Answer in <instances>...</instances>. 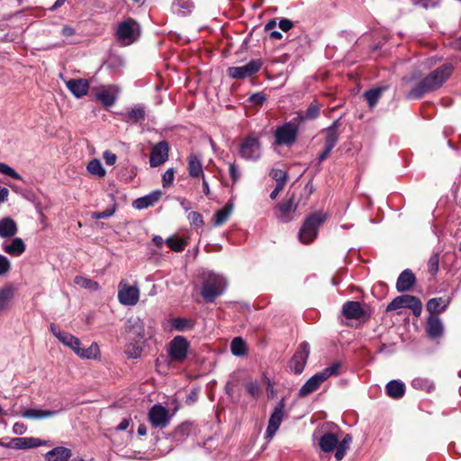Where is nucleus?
I'll return each instance as SVG.
<instances>
[{
	"mask_svg": "<svg viewBox=\"0 0 461 461\" xmlns=\"http://www.w3.org/2000/svg\"><path fill=\"white\" fill-rule=\"evenodd\" d=\"M170 420L168 411L160 404H155L149 411V421L155 428L164 429Z\"/></svg>",
	"mask_w": 461,
	"mask_h": 461,
	"instance_id": "2eb2a0df",
	"label": "nucleus"
},
{
	"mask_svg": "<svg viewBox=\"0 0 461 461\" xmlns=\"http://www.w3.org/2000/svg\"><path fill=\"white\" fill-rule=\"evenodd\" d=\"M439 264V254L438 252L433 253V255L429 258L428 261V270L429 272L434 276L437 274L438 270Z\"/></svg>",
	"mask_w": 461,
	"mask_h": 461,
	"instance_id": "603ef678",
	"label": "nucleus"
},
{
	"mask_svg": "<svg viewBox=\"0 0 461 461\" xmlns=\"http://www.w3.org/2000/svg\"><path fill=\"white\" fill-rule=\"evenodd\" d=\"M411 385L414 389L422 390L427 393L432 392L435 388L432 381L423 377H415L414 379H412Z\"/></svg>",
	"mask_w": 461,
	"mask_h": 461,
	"instance_id": "a19ab883",
	"label": "nucleus"
},
{
	"mask_svg": "<svg viewBox=\"0 0 461 461\" xmlns=\"http://www.w3.org/2000/svg\"><path fill=\"white\" fill-rule=\"evenodd\" d=\"M414 5L424 9L434 8L438 5V0H410Z\"/></svg>",
	"mask_w": 461,
	"mask_h": 461,
	"instance_id": "6e6d98bb",
	"label": "nucleus"
},
{
	"mask_svg": "<svg viewBox=\"0 0 461 461\" xmlns=\"http://www.w3.org/2000/svg\"><path fill=\"white\" fill-rule=\"evenodd\" d=\"M72 456L71 450L65 447H56L45 454L47 461H68Z\"/></svg>",
	"mask_w": 461,
	"mask_h": 461,
	"instance_id": "c85d7f7f",
	"label": "nucleus"
},
{
	"mask_svg": "<svg viewBox=\"0 0 461 461\" xmlns=\"http://www.w3.org/2000/svg\"><path fill=\"white\" fill-rule=\"evenodd\" d=\"M10 269H11L10 260L4 255L0 254V276H3L5 274H7L10 271Z\"/></svg>",
	"mask_w": 461,
	"mask_h": 461,
	"instance_id": "4d7b16f0",
	"label": "nucleus"
},
{
	"mask_svg": "<svg viewBox=\"0 0 461 461\" xmlns=\"http://www.w3.org/2000/svg\"><path fill=\"white\" fill-rule=\"evenodd\" d=\"M76 355L84 359H97L100 357V348L96 342H93L86 348L80 346Z\"/></svg>",
	"mask_w": 461,
	"mask_h": 461,
	"instance_id": "f704fd0d",
	"label": "nucleus"
},
{
	"mask_svg": "<svg viewBox=\"0 0 461 461\" xmlns=\"http://www.w3.org/2000/svg\"><path fill=\"white\" fill-rule=\"evenodd\" d=\"M310 355V345L307 341L300 343L294 355L289 363L291 371L296 375H300L304 370L308 357Z\"/></svg>",
	"mask_w": 461,
	"mask_h": 461,
	"instance_id": "f8f14e48",
	"label": "nucleus"
},
{
	"mask_svg": "<svg viewBox=\"0 0 461 461\" xmlns=\"http://www.w3.org/2000/svg\"><path fill=\"white\" fill-rule=\"evenodd\" d=\"M342 314L349 320H359L364 316V310L360 303L348 301L343 304Z\"/></svg>",
	"mask_w": 461,
	"mask_h": 461,
	"instance_id": "5701e85b",
	"label": "nucleus"
},
{
	"mask_svg": "<svg viewBox=\"0 0 461 461\" xmlns=\"http://www.w3.org/2000/svg\"><path fill=\"white\" fill-rule=\"evenodd\" d=\"M229 174L234 182L238 181L240 176L238 167L233 163L229 164Z\"/></svg>",
	"mask_w": 461,
	"mask_h": 461,
	"instance_id": "680f3d73",
	"label": "nucleus"
},
{
	"mask_svg": "<svg viewBox=\"0 0 461 461\" xmlns=\"http://www.w3.org/2000/svg\"><path fill=\"white\" fill-rule=\"evenodd\" d=\"M339 443V438L331 432L324 433L319 439L320 448L323 452H331L336 450Z\"/></svg>",
	"mask_w": 461,
	"mask_h": 461,
	"instance_id": "473e14b6",
	"label": "nucleus"
},
{
	"mask_svg": "<svg viewBox=\"0 0 461 461\" xmlns=\"http://www.w3.org/2000/svg\"><path fill=\"white\" fill-rule=\"evenodd\" d=\"M189 347V342L184 336H176L168 345V357L173 362L182 363L187 357Z\"/></svg>",
	"mask_w": 461,
	"mask_h": 461,
	"instance_id": "1a4fd4ad",
	"label": "nucleus"
},
{
	"mask_svg": "<svg viewBox=\"0 0 461 461\" xmlns=\"http://www.w3.org/2000/svg\"><path fill=\"white\" fill-rule=\"evenodd\" d=\"M27 427L23 422H15L13 426V432L15 435H23L26 432Z\"/></svg>",
	"mask_w": 461,
	"mask_h": 461,
	"instance_id": "69168bd1",
	"label": "nucleus"
},
{
	"mask_svg": "<svg viewBox=\"0 0 461 461\" xmlns=\"http://www.w3.org/2000/svg\"><path fill=\"white\" fill-rule=\"evenodd\" d=\"M172 328L177 331H185L194 328V321L185 318H175L171 321Z\"/></svg>",
	"mask_w": 461,
	"mask_h": 461,
	"instance_id": "a18cd8bd",
	"label": "nucleus"
},
{
	"mask_svg": "<svg viewBox=\"0 0 461 461\" xmlns=\"http://www.w3.org/2000/svg\"><path fill=\"white\" fill-rule=\"evenodd\" d=\"M453 66L445 63L422 77L407 94V98L419 100L440 88L453 73Z\"/></svg>",
	"mask_w": 461,
	"mask_h": 461,
	"instance_id": "f257e3e1",
	"label": "nucleus"
},
{
	"mask_svg": "<svg viewBox=\"0 0 461 461\" xmlns=\"http://www.w3.org/2000/svg\"><path fill=\"white\" fill-rule=\"evenodd\" d=\"M294 23L291 20L289 19H286V18H282L280 19L279 23H278V27L283 31V32H288L289 30L292 29Z\"/></svg>",
	"mask_w": 461,
	"mask_h": 461,
	"instance_id": "e2e57ef3",
	"label": "nucleus"
},
{
	"mask_svg": "<svg viewBox=\"0 0 461 461\" xmlns=\"http://www.w3.org/2000/svg\"><path fill=\"white\" fill-rule=\"evenodd\" d=\"M115 212V208H109V209H106L103 212H93L91 214V218L92 219H95V220H100V219H104V218H108V217H111L114 214Z\"/></svg>",
	"mask_w": 461,
	"mask_h": 461,
	"instance_id": "13d9d810",
	"label": "nucleus"
},
{
	"mask_svg": "<svg viewBox=\"0 0 461 461\" xmlns=\"http://www.w3.org/2000/svg\"><path fill=\"white\" fill-rule=\"evenodd\" d=\"M87 170L89 173L97 176L99 177L104 176L105 169L103 167L102 163L99 159L94 158L87 165Z\"/></svg>",
	"mask_w": 461,
	"mask_h": 461,
	"instance_id": "09e8293b",
	"label": "nucleus"
},
{
	"mask_svg": "<svg viewBox=\"0 0 461 461\" xmlns=\"http://www.w3.org/2000/svg\"><path fill=\"white\" fill-rule=\"evenodd\" d=\"M17 233V225L15 221L9 218L0 220V237L10 238Z\"/></svg>",
	"mask_w": 461,
	"mask_h": 461,
	"instance_id": "72a5a7b5",
	"label": "nucleus"
},
{
	"mask_svg": "<svg viewBox=\"0 0 461 461\" xmlns=\"http://www.w3.org/2000/svg\"><path fill=\"white\" fill-rule=\"evenodd\" d=\"M261 59H252L244 66L230 67L228 68V76L233 79H245L257 74L262 67Z\"/></svg>",
	"mask_w": 461,
	"mask_h": 461,
	"instance_id": "9d476101",
	"label": "nucleus"
},
{
	"mask_svg": "<svg viewBox=\"0 0 461 461\" xmlns=\"http://www.w3.org/2000/svg\"><path fill=\"white\" fill-rule=\"evenodd\" d=\"M145 342L131 341L126 346L125 354L129 358L136 359L140 357Z\"/></svg>",
	"mask_w": 461,
	"mask_h": 461,
	"instance_id": "4c0bfd02",
	"label": "nucleus"
},
{
	"mask_svg": "<svg viewBox=\"0 0 461 461\" xmlns=\"http://www.w3.org/2000/svg\"><path fill=\"white\" fill-rule=\"evenodd\" d=\"M269 175L276 184L285 185L287 182L288 175L282 169L273 168Z\"/></svg>",
	"mask_w": 461,
	"mask_h": 461,
	"instance_id": "3c124183",
	"label": "nucleus"
},
{
	"mask_svg": "<svg viewBox=\"0 0 461 461\" xmlns=\"http://www.w3.org/2000/svg\"><path fill=\"white\" fill-rule=\"evenodd\" d=\"M340 126L339 120H335L331 125L327 127L324 130L325 132V143L324 147L327 148V149H333L334 147L337 145L339 138V128Z\"/></svg>",
	"mask_w": 461,
	"mask_h": 461,
	"instance_id": "412c9836",
	"label": "nucleus"
},
{
	"mask_svg": "<svg viewBox=\"0 0 461 461\" xmlns=\"http://www.w3.org/2000/svg\"><path fill=\"white\" fill-rule=\"evenodd\" d=\"M249 100L256 104H263L264 102L266 101V97L264 95L260 94V93H257V94H253Z\"/></svg>",
	"mask_w": 461,
	"mask_h": 461,
	"instance_id": "774afa93",
	"label": "nucleus"
},
{
	"mask_svg": "<svg viewBox=\"0 0 461 461\" xmlns=\"http://www.w3.org/2000/svg\"><path fill=\"white\" fill-rule=\"evenodd\" d=\"M187 170L191 177H203L202 157L197 154H191L187 158Z\"/></svg>",
	"mask_w": 461,
	"mask_h": 461,
	"instance_id": "b1692460",
	"label": "nucleus"
},
{
	"mask_svg": "<svg viewBox=\"0 0 461 461\" xmlns=\"http://www.w3.org/2000/svg\"><path fill=\"white\" fill-rule=\"evenodd\" d=\"M299 126L294 122H286L277 126L274 131L275 144L280 147H292L298 137Z\"/></svg>",
	"mask_w": 461,
	"mask_h": 461,
	"instance_id": "39448f33",
	"label": "nucleus"
},
{
	"mask_svg": "<svg viewBox=\"0 0 461 461\" xmlns=\"http://www.w3.org/2000/svg\"><path fill=\"white\" fill-rule=\"evenodd\" d=\"M385 392L393 399H401L405 393V384L400 380H391L385 385Z\"/></svg>",
	"mask_w": 461,
	"mask_h": 461,
	"instance_id": "c756f323",
	"label": "nucleus"
},
{
	"mask_svg": "<svg viewBox=\"0 0 461 461\" xmlns=\"http://www.w3.org/2000/svg\"><path fill=\"white\" fill-rule=\"evenodd\" d=\"M66 86L71 94L77 98L85 96L89 89L87 80L83 78L70 79L66 83Z\"/></svg>",
	"mask_w": 461,
	"mask_h": 461,
	"instance_id": "4be33fe9",
	"label": "nucleus"
},
{
	"mask_svg": "<svg viewBox=\"0 0 461 461\" xmlns=\"http://www.w3.org/2000/svg\"><path fill=\"white\" fill-rule=\"evenodd\" d=\"M239 154L243 159L258 161L262 155V147L258 136L251 133L244 138L240 144Z\"/></svg>",
	"mask_w": 461,
	"mask_h": 461,
	"instance_id": "423d86ee",
	"label": "nucleus"
},
{
	"mask_svg": "<svg viewBox=\"0 0 461 461\" xmlns=\"http://www.w3.org/2000/svg\"><path fill=\"white\" fill-rule=\"evenodd\" d=\"M340 366L339 362H334L330 366L310 377L300 388L299 396L305 397L311 394L329 377L339 375Z\"/></svg>",
	"mask_w": 461,
	"mask_h": 461,
	"instance_id": "7ed1b4c3",
	"label": "nucleus"
},
{
	"mask_svg": "<svg viewBox=\"0 0 461 461\" xmlns=\"http://www.w3.org/2000/svg\"><path fill=\"white\" fill-rule=\"evenodd\" d=\"M172 12L178 16H187L194 9L192 0H174L171 5Z\"/></svg>",
	"mask_w": 461,
	"mask_h": 461,
	"instance_id": "a878e982",
	"label": "nucleus"
},
{
	"mask_svg": "<svg viewBox=\"0 0 461 461\" xmlns=\"http://www.w3.org/2000/svg\"><path fill=\"white\" fill-rule=\"evenodd\" d=\"M326 219L327 216L322 212H316L309 215L298 232L299 240L303 244L312 243L317 238L319 228Z\"/></svg>",
	"mask_w": 461,
	"mask_h": 461,
	"instance_id": "20e7f679",
	"label": "nucleus"
},
{
	"mask_svg": "<svg viewBox=\"0 0 461 461\" xmlns=\"http://www.w3.org/2000/svg\"><path fill=\"white\" fill-rule=\"evenodd\" d=\"M55 414V411H43L38 409H27L23 413V417L27 419L38 420L43 418L52 417Z\"/></svg>",
	"mask_w": 461,
	"mask_h": 461,
	"instance_id": "c03bdc74",
	"label": "nucleus"
},
{
	"mask_svg": "<svg viewBox=\"0 0 461 461\" xmlns=\"http://www.w3.org/2000/svg\"><path fill=\"white\" fill-rule=\"evenodd\" d=\"M14 298V288L5 286L0 289V312L6 310Z\"/></svg>",
	"mask_w": 461,
	"mask_h": 461,
	"instance_id": "e433bc0d",
	"label": "nucleus"
},
{
	"mask_svg": "<svg viewBox=\"0 0 461 461\" xmlns=\"http://www.w3.org/2000/svg\"><path fill=\"white\" fill-rule=\"evenodd\" d=\"M203 282L201 294L207 303H212L221 295L227 287L226 279L216 273L207 271L203 274Z\"/></svg>",
	"mask_w": 461,
	"mask_h": 461,
	"instance_id": "f03ea898",
	"label": "nucleus"
},
{
	"mask_svg": "<svg viewBox=\"0 0 461 461\" xmlns=\"http://www.w3.org/2000/svg\"><path fill=\"white\" fill-rule=\"evenodd\" d=\"M416 283V276L411 269L403 270L397 278L396 289L399 293L409 292Z\"/></svg>",
	"mask_w": 461,
	"mask_h": 461,
	"instance_id": "6ab92c4d",
	"label": "nucleus"
},
{
	"mask_svg": "<svg viewBox=\"0 0 461 461\" xmlns=\"http://www.w3.org/2000/svg\"><path fill=\"white\" fill-rule=\"evenodd\" d=\"M126 330L131 341L146 342L145 322L139 316H131L126 321Z\"/></svg>",
	"mask_w": 461,
	"mask_h": 461,
	"instance_id": "4468645a",
	"label": "nucleus"
},
{
	"mask_svg": "<svg viewBox=\"0 0 461 461\" xmlns=\"http://www.w3.org/2000/svg\"><path fill=\"white\" fill-rule=\"evenodd\" d=\"M246 391L247 393L253 398L257 399L260 395L261 389L258 382H249L246 384Z\"/></svg>",
	"mask_w": 461,
	"mask_h": 461,
	"instance_id": "5fc2aeb1",
	"label": "nucleus"
},
{
	"mask_svg": "<svg viewBox=\"0 0 461 461\" xmlns=\"http://www.w3.org/2000/svg\"><path fill=\"white\" fill-rule=\"evenodd\" d=\"M140 299V289L137 285H129L122 280L118 285V301L126 306H134Z\"/></svg>",
	"mask_w": 461,
	"mask_h": 461,
	"instance_id": "ddd939ff",
	"label": "nucleus"
},
{
	"mask_svg": "<svg viewBox=\"0 0 461 461\" xmlns=\"http://www.w3.org/2000/svg\"><path fill=\"white\" fill-rule=\"evenodd\" d=\"M188 220L191 224L195 226H202L203 224V217L197 212H191L188 214Z\"/></svg>",
	"mask_w": 461,
	"mask_h": 461,
	"instance_id": "052dcab7",
	"label": "nucleus"
},
{
	"mask_svg": "<svg viewBox=\"0 0 461 461\" xmlns=\"http://www.w3.org/2000/svg\"><path fill=\"white\" fill-rule=\"evenodd\" d=\"M96 98L104 105L112 106L116 100L115 95L107 88H103L96 94Z\"/></svg>",
	"mask_w": 461,
	"mask_h": 461,
	"instance_id": "37998d69",
	"label": "nucleus"
},
{
	"mask_svg": "<svg viewBox=\"0 0 461 461\" xmlns=\"http://www.w3.org/2000/svg\"><path fill=\"white\" fill-rule=\"evenodd\" d=\"M444 327L438 315H429L427 319L426 332L429 339H438L443 335Z\"/></svg>",
	"mask_w": 461,
	"mask_h": 461,
	"instance_id": "aec40b11",
	"label": "nucleus"
},
{
	"mask_svg": "<svg viewBox=\"0 0 461 461\" xmlns=\"http://www.w3.org/2000/svg\"><path fill=\"white\" fill-rule=\"evenodd\" d=\"M384 90L385 87H376L365 92L364 96L369 107L373 108L375 106Z\"/></svg>",
	"mask_w": 461,
	"mask_h": 461,
	"instance_id": "ea45409f",
	"label": "nucleus"
},
{
	"mask_svg": "<svg viewBox=\"0 0 461 461\" xmlns=\"http://www.w3.org/2000/svg\"><path fill=\"white\" fill-rule=\"evenodd\" d=\"M50 329L53 335L59 339L60 343L72 349L75 354L77 353V351H78V348L81 346V341L78 338L75 337L74 335L67 331L59 330L53 323L50 324Z\"/></svg>",
	"mask_w": 461,
	"mask_h": 461,
	"instance_id": "f3484780",
	"label": "nucleus"
},
{
	"mask_svg": "<svg viewBox=\"0 0 461 461\" xmlns=\"http://www.w3.org/2000/svg\"><path fill=\"white\" fill-rule=\"evenodd\" d=\"M449 302L450 300L448 297L431 298L428 301L426 308L429 312V315H437V313L446 310L449 304Z\"/></svg>",
	"mask_w": 461,
	"mask_h": 461,
	"instance_id": "cd10ccee",
	"label": "nucleus"
},
{
	"mask_svg": "<svg viewBox=\"0 0 461 461\" xmlns=\"http://www.w3.org/2000/svg\"><path fill=\"white\" fill-rule=\"evenodd\" d=\"M188 429H189V427L188 425H185V424H182L180 426H178L176 430H175V437H185L188 434Z\"/></svg>",
	"mask_w": 461,
	"mask_h": 461,
	"instance_id": "338daca9",
	"label": "nucleus"
},
{
	"mask_svg": "<svg viewBox=\"0 0 461 461\" xmlns=\"http://www.w3.org/2000/svg\"><path fill=\"white\" fill-rule=\"evenodd\" d=\"M0 173L18 180H23L20 174H18L13 167L3 162H0Z\"/></svg>",
	"mask_w": 461,
	"mask_h": 461,
	"instance_id": "864d4df0",
	"label": "nucleus"
},
{
	"mask_svg": "<svg viewBox=\"0 0 461 461\" xmlns=\"http://www.w3.org/2000/svg\"><path fill=\"white\" fill-rule=\"evenodd\" d=\"M161 195V191L155 190L147 195L137 198L132 203L133 207L138 210L146 209L149 206L154 205L160 199Z\"/></svg>",
	"mask_w": 461,
	"mask_h": 461,
	"instance_id": "393cba45",
	"label": "nucleus"
},
{
	"mask_svg": "<svg viewBox=\"0 0 461 461\" xmlns=\"http://www.w3.org/2000/svg\"><path fill=\"white\" fill-rule=\"evenodd\" d=\"M352 442V437L349 434H346L342 440L338 443L336 451H335V458L337 460H341L345 455L347 450L349 448V446Z\"/></svg>",
	"mask_w": 461,
	"mask_h": 461,
	"instance_id": "79ce46f5",
	"label": "nucleus"
},
{
	"mask_svg": "<svg viewBox=\"0 0 461 461\" xmlns=\"http://www.w3.org/2000/svg\"><path fill=\"white\" fill-rule=\"evenodd\" d=\"M174 169L173 168H168L164 174H163V176H162V181H163V186L164 187H169L172 183H173V180H174Z\"/></svg>",
	"mask_w": 461,
	"mask_h": 461,
	"instance_id": "bf43d9fd",
	"label": "nucleus"
},
{
	"mask_svg": "<svg viewBox=\"0 0 461 461\" xmlns=\"http://www.w3.org/2000/svg\"><path fill=\"white\" fill-rule=\"evenodd\" d=\"M402 308L410 309L414 316L419 317L422 311V303L417 296L402 294L396 296L386 306V312H393Z\"/></svg>",
	"mask_w": 461,
	"mask_h": 461,
	"instance_id": "0eeeda50",
	"label": "nucleus"
},
{
	"mask_svg": "<svg viewBox=\"0 0 461 461\" xmlns=\"http://www.w3.org/2000/svg\"><path fill=\"white\" fill-rule=\"evenodd\" d=\"M231 353L236 357H241L246 354V344L240 337L234 338L230 344Z\"/></svg>",
	"mask_w": 461,
	"mask_h": 461,
	"instance_id": "de8ad7c7",
	"label": "nucleus"
},
{
	"mask_svg": "<svg viewBox=\"0 0 461 461\" xmlns=\"http://www.w3.org/2000/svg\"><path fill=\"white\" fill-rule=\"evenodd\" d=\"M233 210L231 203H227L224 207L217 211L213 216V223L215 226L222 225L230 217Z\"/></svg>",
	"mask_w": 461,
	"mask_h": 461,
	"instance_id": "c9c22d12",
	"label": "nucleus"
},
{
	"mask_svg": "<svg viewBox=\"0 0 461 461\" xmlns=\"http://www.w3.org/2000/svg\"><path fill=\"white\" fill-rule=\"evenodd\" d=\"M321 105L317 103H312L306 109L303 115H298L296 120L299 121H307V120H314L320 115Z\"/></svg>",
	"mask_w": 461,
	"mask_h": 461,
	"instance_id": "58836bf2",
	"label": "nucleus"
},
{
	"mask_svg": "<svg viewBox=\"0 0 461 461\" xmlns=\"http://www.w3.org/2000/svg\"><path fill=\"white\" fill-rule=\"evenodd\" d=\"M25 244L21 238H14L10 243L3 244V250L10 256L19 257L25 251Z\"/></svg>",
	"mask_w": 461,
	"mask_h": 461,
	"instance_id": "7c9ffc66",
	"label": "nucleus"
},
{
	"mask_svg": "<svg viewBox=\"0 0 461 461\" xmlns=\"http://www.w3.org/2000/svg\"><path fill=\"white\" fill-rule=\"evenodd\" d=\"M165 243L175 252H181L184 250L186 242L180 238L168 237Z\"/></svg>",
	"mask_w": 461,
	"mask_h": 461,
	"instance_id": "8fccbe9b",
	"label": "nucleus"
},
{
	"mask_svg": "<svg viewBox=\"0 0 461 461\" xmlns=\"http://www.w3.org/2000/svg\"><path fill=\"white\" fill-rule=\"evenodd\" d=\"M103 158L108 166H113L116 162V155L109 150L104 152Z\"/></svg>",
	"mask_w": 461,
	"mask_h": 461,
	"instance_id": "0e129e2a",
	"label": "nucleus"
},
{
	"mask_svg": "<svg viewBox=\"0 0 461 461\" xmlns=\"http://www.w3.org/2000/svg\"><path fill=\"white\" fill-rule=\"evenodd\" d=\"M169 145L166 140H161L151 149L149 164L156 167L164 164L168 158Z\"/></svg>",
	"mask_w": 461,
	"mask_h": 461,
	"instance_id": "dca6fc26",
	"label": "nucleus"
},
{
	"mask_svg": "<svg viewBox=\"0 0 461 461\" xmlns=\"http://www.w3.org/2000/svg\"><path fill=\"white\" fill-rule=\"evenodd\" d=\"M74 283L80 287H83L85 289H88L91 291H97L99 290L100 286L99 284L90 278L84 277L81 276H77L74 278Z\"/></svg>",
	"mask_w": 461,
	"mask_h": 461,
	"instance_id": "49530a36",
	"label": "nucleus"
},
{
	"mask_svg": "<svg viewBox=\"0 0 461 461\" xmlns=\"http://www.w3.org/2000/svg\"><path fill=\"white\" fill-rule=\"evenodd\" d=\"M41 444L42 441L36 438H14L10 442V446L15 449L32 448Z\"/></svg>",
	"mask_w": 461,
	"mask_h": 461,
	"instance_id": "2f4dec72",
	"label": "nucleus"
},
{
	"mask_svg": "<svg viewBox=\"0 0 461 461\" xmlns=\"http://www.w3.org/2000/svg\"><path fill=\"white\" fill-rule=\"evenodd\" d=\"M146 111L143 104H138L130 109V111L123 115V121L129 124H135L139 122L145 120Z\"/></svg>",
	"mask_w": 461,
	"mask_h": 461,
	"instance_id": "bb28decb",
	"label": "nucleus"
},
{
	"mask_svg": "<svg viewBox=\"0 0 461 461\" xmlns=\"http://www.w3.org/2000/svg\"><path fill=\"white\" fill-rule=\"evenodd\" d=\"M297 205L294 202V197L287 201H283L278 203L276 217L283 222H289L294 219V213L296 211Z\"/></svg>",
	"mask_w": 461,
	"mask_h": 461,
	"instance_id": "a211bd4d",
	"label": "nucleus"
},
{
	"mask_svg": "<svg viewBox=\"0 0 461 461\" xmlns=\"http://www.w3.org/2000/svg\"><path fill=\"white\" fill-rule=\"evenodd\" d=\"M140 32L139 23L131 18H129L118 24L116 36L119 41L123 45L133 43Z\"/></svg>",
	"mask_w": 461,
	"mask_h": 461,
	"instance_id": "6e6552de",
	"label": "nucleus"
},
{
	"mask_svg": "<svg viewBox=\"0 0 461 461\" xmlns=\"http://www.w3.org/2000/svg\"><path fill=\"white\" fill-rule=\"evenodd\" d=\"M285 399H281L270 415L268 425L265 433V438L267 441H270L278 430L285 416Z\"/></svg>",
	"mask_w": 461,
	"mask_h": 461,
	"instance_id": "9b49d317",
	"label": "nucleus"
}]
</instances>
